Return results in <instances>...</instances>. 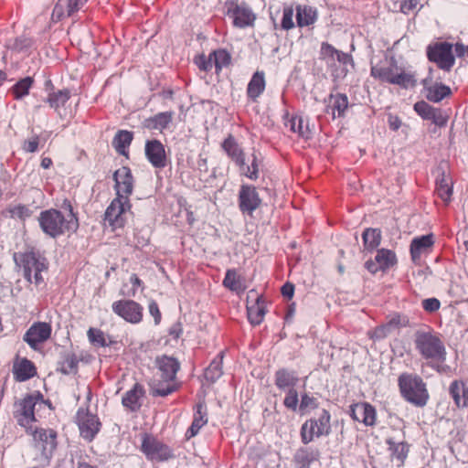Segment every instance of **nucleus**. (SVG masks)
<instances>
[{"label": "nucleus", "mask_w": 468, "mask_h": 468, "mask_svg": "<svg viewBox=\"0 0 468 468\" xmlns=\"http://www.w3.org/2000/svg\"><path fill=\"white\" fill-rule=\"evenodd\" d=\"M7 211L12 218H19L22 220L29 218L32 214L28 207L21 204L8 207Z\"/></svg>", "instance_id": "obj_53"}, {"label": "nucleus", "mask_w": 468, "mask_h": 468, "mask_svg": "<svg viewBox=\"0 0 468 468\" xmlns=\"http://www.w3.org/2000/svg\"><path fill=\"white\" fill-rule=\"evenodd\" d=\"M298 380L293 371H289L285 368L279 369L275 373V385L278 388L282 390L294 388Z\"/></svg>", "instance_id": "obj_34"}, {"label": "nucleus", "mask_w": 468, "mask_h": 468, "mask_svg": "<svg viewBox=\"0 0 468 468\" xmlns=\"http://www.w3.org/2000/svg\"><path fill=\"white\" fill-rule=\"evenodd\" d=\"M432 69H430L429 76L422 80L423 88L426 91V98L432 102H440L444 98L451 95L452 91L450 87L432 80Z\"/></svg>", "instance_id": "obj_19"}, {"label": "nucleus", "mask_w": 468, "mask_h": 468, "mask_svg": "<svg viewBox=\"0 0 468 468\" xmlns=\"http://www.w3.org/2000/svg\"><path fill=\"white\" fill-rule=\"evenodd\" d=\"M50 133H45L43 135L33 133L29 138L23 141L21 148L25 153H36L40 144H44Z\"/></svg>", "instance_id": "obj_44"}, {"label": "nucleus", "mask_w": 468, "mask_h": 468, "mask_svg": "<svg viewBox=\"0 0 468 468\" xmlns=\"http://www.w3.org/2000/svg\"><path fill=\"white\" fill-rule=\"evenodd\" d=\"M330 414L327 410H323L318 419L307 420L301 428V440L304 444H308L322 436H326L330 433Z\"/></svg>", "instance_id": "obj_6"}, {"label": "nucleus", "mask_w": 468, "mask_h": 468, "mask_svg": "<svg viewBox=\"0 0 468 468\" xmlns=\"http://www.w3.org/2000/svg\"><path fill=\"white\" fill-rule=\"evenodd\" d=\"M449 393L458 408L468 407V387L462 380H453L449 387Z\"/></svg>", "instance_id": "obj_25"}, {"label": "nucleus", "mask_w": 468, "mask_h": 468, "mask_svg": "<svg viewBox=\"0 0 468 468\" xmlns=\"http://www.w3.org/2000/svg\"><path fill=\"white\" fill-rule=\"evenodd\" d=\"M88 337L90 342L93 345H97L99 346H107L110 345V343L106 341L104 333L100 329L90 328L88 330Z\"/></svg>", "instance_id": "obj_54"}, {"label": "nucleus", "mask_w": 468, "mask_h": 468, "mask_svg": "<svg viewBox=\"0 0 468 468\" xmlns=\"http://www.w3.org/2000/svg\"><path fill=\"white\" fill-rule=\"evenodd\" d=\"M112 312L124 321L139 324L143 320V306L133 300H119L112 304Z\"/></svg>", "instance_id": "obj_12"}, {"label": "nucleus", "mask_w": 468, "mask_h": 468, "mask_svg": "<svg viewBox=\"0 0 468 468\" xmlns=\"http://www.w3.org/2000/svg\"><path fill=\"white\" fill-rule=\"evenodd\" d=\"M441 307V303L437 298H428L422 301V308L429 313H434Z\"/></svg>", "instance_id": "obj_62"}, {"label": "nucleus", "mask_w": 468, "mask_h": 468, "mask_svg": "<svg viewBox=\"0 0 468 468\" xmlns=\"http://www.w3.org/2000/svg\"><path fill=\"white\" fill-rule=\"evenodd\" d=\"M285 125L289 127L292 133H297L299 137L305 140L311 137L312 133L309 125L301 116H292L285 122Z\"/></svg>", "instance_id": "obj_36"}, {"label": "nucleus", "mask_w": 468, "mask_h": 468, "mask_svg": "<svg viewBox=\"0 0 468 468\" xmlns=\"http://www.w3.org/2000/svg\"><path fill=\"white\" fill-rule=\"evenodd\" d=\"M414 111L424 120L431 121L434 124L441 127L446 124V118L442 115L440 109L431 106L424 101L414 104Z\"/></svg>", "instance_id": "obj_20"}, {"label": "nucleus", "mask_w": 468, "mask_h": 468, "mask_svg": "<svg viewBox=\"0 0 468 468\" xmlns=\"http://www.w3.org/2000/svg\"><path fill=\"white\" fill-rule=\"evenodd\" d=\"M375 261L381 267V271L389 269L397 263L396 254L392 250L386 249L378 250Z\"/></svg>", "instance_id": "obj_43"}, {"label": "nucleus", "mask_w": 468, "mask_h": 468, "mask_svg": "<svg viewBox=\"0 0 468 468\" xmlns=\"http://www.w3.org/2000/svg\"><path fill=\"white\" fill-rule=\"evenodd\" d=\"M88 0H58L53 12L52 19L59 21L64 16H70L79 11Z\"/></svg>", "instance_id": "obj_21"}, {"label": "nucleus", "mask_w": 468, "mask_h": 468, "mask_svg": "<svg viewBox=\"0 0 468 468\" xmlns=\"http://www.w3.org/2000/svg\"><path fill=\"white\" fill-rule=\"evenodd\" d=\"M416 76L412 72H407L399 67L395 77L391 80L390 84L398 85L401 88L408 89L416 86Z\"/></svg>", "instance_id": "obj_39"}, {"label": "nucleus", "mask_w": 468, "mask_h": 468, "mask_svg": "<svg viewBox=\"0 0 468 468\" xmlns=\"http://www.w3.org/2000/svg\"><path fill=\"white\" fill-rule=\"evenodd\" d=\"M347 107H348V99L346 94L336 93V94L329 95L326 112L329 113L330 110H331L333 118H335V112H337L338 117L344 116L345 112L347 109Z\"/></svg>", "instance_id": "obj_31"}, {"label": "nucleus", "mask_w": 468, "mask_h": 468, "mask_svg": "<svg viewBox=\"0 0 468 468\" xmlns=\"http://www.w3.org/2000/svg\"><path fill=\"white\" fill-rule=\"evenodd\" d=\"M51 326L48 323H35L33 324L24 335V341L33 348L37 349V346L50 337Z\"/></svg>", "instance_id": "obj_16"}, {"label": "nucleus", "mask_w": 468, "mask_h": 468, "mask_svg": "<svg viewBox=\"0 0 468 468\" xmlns=\"http://www.w3.org/2000/svg\"><path fill=\"white\" fill-rule=\"evenodd\" d=\"M338 50L328 43H322L321 57L326 60L328 65H334Z\"/></svg>", "instance_id": "obj_55"}, {"label": "nucleus", "mask_w": 468, "mask_h": 468, "mask_svg": "<svg viewBox=\"0 0 468 468\" xmlns=\"http://www.w3.org/2000/svg\"><path fill=\"white\" fill-rule=\"evenodd\" d=\"M207 408L206 405L202 402L198 403L196 406V412L194 414V420L191 426L186 431V437L191 438L196 436L199 430L207 424Z\"/></svg>", "instance_id": "obj_30"}, {"label": "nucleus", "mask_w": 468, "mask_h": 468, "mask_svg": "<svg viewBox=\"0 0 468 468\" xmlns=\"http://www.w3.org/2000/svg\"><path fill=\"white\" fill-rule=\"evenodd\" d=\"M69 214L65 218L58 209H47L40 213L38 217L39 226L42 231L51 238H57L63 235L66 231H75L78 227V218L75 217L72 206L69 202H65Z\"/></svg>", "instance_id": "obj_2"}, {"label": "nucleus", "mask_w": 468, "mask_h": 468, "mask_svg": "<svg viewBox=\"0 0 468 468\" xmlns=\"http://www.w3.org/2000/svg\"><path fill=\"white\" fill-rule=\"evenodd\" d=\"M145 156L154 168H165L167 157L164 144L156 139L148 140L144 147Z\"/></svg>", "instance_id": "obj_15"}, {"label": "nucleus", "mask_w": 468, "mask_h": 468, "mask_svg": "<svg viewBox=\"0 0 468 468\" xmlns=\"http://www.w3.org/2000/svg\"><path fill=\"white\" fill-rule=\"evenodd\" d=\"M240 171L245 176L251 180H256L258 178L259 165L255 154H252L251 164L250 165L245 164V168L240 169Z\"/></svg>", "instance_id": "obj_57"}, {"label": "nucleus", "mask_w": 468, "mask_h": 468, "mask_svg": "<svg viewBox=\"0 0 468 468\" xmlns=\"http://www.w3.org/2000/svg\"><path fill=\"white\" fill-rule=\"evenodd\" d=\"M319 457L320 452L317 448L301 447L295 452L293 461L299 468H309Z\"/></svg>", "instance_id": "obj_23"}, {"label": "nucleus", "mask_w": 468, "mask_h": 468, "mask_svg": "<svg viewBox=\"0 0 468 468\" xmlns=\"http://www.w3.org/2000/svg\"><path fill=\"white\" fill-rule=\"evenodd\" d=\"M227 16L233 19V25L244 28L252 26L256 16L252 9L245 2L229 0L225 3Z\"/></svg>", "instance_id": "obj_8"}, {"label": "nucleus", "mask_w": 468, "mask_h": 468, "mask_svg": "<svg viewBox=\"0 0 468 468\" xmlns=\"http://www.w3.org/2000/svg\"><path fill=\"white\" fill-rule=\"evenodd\" d=\"M406 319L404 317H401L399 314L394 315L390 320L386 324L390 332H392L394 329L399 328L400 326L406 325Z\"/></svg>", "instance_id": "obj_64"}, {"label": "nucleus", "mask_w": 468, "mask_h": 468, "mask_svg": "<svg viewBox=\"0 0 468 468\" xmlns=\"http://www.w3.org/2000/svg\"><path fill=\"white\" fill-rule=\"evenodd\" d=\"M70 98V90L68 89L59 90L48 94L47 102L53 108L59 115H61V108L65 106Z\"/></svg>", "instance_id": "obj_37"}, {"label": "nucleus", "mask_w": 468, "mask_h": 468, "mask_svg": "<svg viewBox=\"0 0 468 468\" xmlns=\"http://www.w3.org/2000/svg\"><path fill=\"white\" fill-rule=\"evenodd\" d=\"M34 80L31 77H26L17 81L12 87V93L16 100H20L24 96L27 95Z\"/></svg>", "instance_id": "obj_48"}, {"label": "nucleus", "mask_w": 468, "mask_h": 468, "mask_svg": "<svg viewBox=\"0 0 468 468\" xmlns=\"http://www.w3.org/2000/svg\"><path fill=\"white\" fill-rule=\"evenodd\" d=\"M211 56L217 72L230 64L231 57L225 49L215 50L211 53Z\"/></svg>", "instance_id": "obj_50"}, {"label": "nucleus", "mask_w": 468, "mask_h": 468, "mask_svg": "<svg viewBox=\"0 0 468 468\" xmlns=\"http://www.w3.org/2000/svg\"><path fill=\"white\" fill-rule=\"evenodd\" d=\"M195 63L198 69L203 71H209L214 66L211 53L208 57L205 56L204 54L196 57Z\"/></svg>", "instance_id": "obj_58"}, {"label": "nucleus", "mask_w": 468, "mask_h": 468, "mask_svg": "<svg viewBox=\"0 0 468 468\" xmlns=\"http://www.w3.org/2000/svg\"><path fill=\"white\" fill-rule=\"evenodd\" d=\"M261 204V199L253 186L242 185L239 192V208L251 215Z\"/></svg>", "instance_id": "obj_14"}, {"label": "nucleus", "mask_w": 468, "mask_h": 468, "mask_svg": "<svg viewBox=\"0 0 468 468\" xmlns=\"http://www.w3.org/2000/svg\"><path fill=\"white\" fill-rule=\"evenodd\" d=\"M399 69L396 63L388 65L377 64L371 67V76L383 82L390 83Z\"/></svg>", "instance_id": "obj_33"}, {"label": "nucleus", "mask_w": 468, "mask_h": 468, "mask_svg": "<svg viewBox=\"0 0 468 468\" xmlns=\"http://www.w3.org/2000/svg\"><path fill=\"white\" fill-rule=\"evenodd\" d=\"M222 148L227 154L239 166V169L245 168L244 153L232 135H229L222 143Z\"/></svg>", "instance_id": "obj_24"}, {"label": "nucleus", "mask_w": 468, "mask_h": 468, "mask_svg": "<svg viewBox=\"0 0 468 468\" xmlns=\"http://www.w3.org/2000/svg\"><path fill=\"white\" fill-rule=\"evenodd\" d=\"M415 350L427 361V365L438 373L449 368L443 363L446 360V348L438 334L431 329L417 330L413 335Z\"/></svg>", "instance_id": "obj_1"}, {"label": "nucleus", "mask_w": 468, "mask_h": 468, "mask_svg": "<svg viewBox=\"0 0 468 468\" xmlns=\"http://www.w3.org/2000/svg\"><path fill=\"white\" fill-rule=\"evenodd\" d=\"M390 330L387 326V324H382L375 328V330L371 334V338L375 340L383 339L390 334Z\"/></svg>", "instance_id": "obj_63"}, {"label": "nucleus", "mask_w": 468, "mask_h": 468, "mask_svg": "<svg viewBox=\"0 0 468 468\" xmlns=\"http://www.w3.org/2000/svg\"><path fill=\"white\" fill-rule=\"evenodd\" d=\"M265 79L264 73L257 71L253 74L247 87V95L252 100L256 101L257 98L264 91Z\"/></svg>", "instance_id": "obj_35"}, {"label": "nucleus", "mask_w": 468, "mask_h": 468, "mask_svg": "<svg viewBox=\"0 0 468 468\" xmlns=\"http://www.w3.org/2000/svg\"><path fill=\"white\" fill-rule=\"evenodd\" d=\"M223 285L231 291L238 292L242 289L241 281L235 270H228L223 280Z\"/></svg>", "instance_id": "obj_51"}, {"label": "nucleus", "mask_w": 468, "mask_h": 468, "mask_svg": "<svg viewBox=\"0 0 468 468\" xmlns=\"http://www.w3.org/2000/svg\"><path fill=\"white\" fill-rule=\"evenodd\" d=\"M398 384L402 397L410 403L423 407L429 399L426 384L415 374L403 373L399 377Z\"/></svg>", "instance_id": "obj_4"}, {"label": "nucleus", "mask_w": 468, "mask_h": 468, "mask_svg": "<svg viewBox=\"0 0 468 468\" xmlns=\"http://www.w3.org/2000/svg\"><path fill=\"white\" fill-rule=\"evenodd\" d=\"M294 12H295V5L294 4L283 5L282 16L281 24L279 26V27L282 30L288 31L290 29L294 28V27H295V22L293 20V17L295 16Z\"/></svg>", "instance_id": "obj_46"}, {"label": "nucleus", "mask_w": 468, "mask_h": 468, "mask_svg": "<svg viewBox=\"0 0 468 468\" xmlns=\"http://www.w3.org/2000/svg\"><path fill=\"white\" fill-rule=\"evenodd\" d=\"M78 359L75 354L66 352L63 354L62 361L60 362V371L63 374L69 375L77 371Z\"/></svg>", "instance_id": "obj_49"}, {"label": "nucleus", "mask_w": 468, "mask_h": 468, "mask_svg": "<svg viewBox=\"0 0 468 468\" xmlns=\"http://www.w3.org/2000/svg\"><path fill=\"white\" fill-rule=\"evenodd\" d=\"M173 120L172 112H164L149 117L143 122L144 128L148 130L163 131L168 127Z\"/></svg>", "instance_id": "obj_28"}, {"label": "nucleus", "mask_w": 468, "mask_h": 468, "mask_svg": "<svg viewBox=\"0 0 468 468\" xmlns=\"http://www.w3.org/2000/svg\"><path fill=\"white\" fill-rule=\"evenodd\" d=\"M295 20L299 27L313 25L317 19L316 9L306 5H295Z\"/></svg>", "instance_id": "obj_26"}, {"label": "nucleus", "mask_w": 468, "mask_h": 468, "mask_svg": "<svg viewBox=\"0 0 468 468\" xmlns=\"http://www.w3.org/2000/svg\"><path fill=\"white\" fill-rule=\"evenodd\" d=\"M35 441L36 448L41 451L45 459L51 458L54 451L57 448V436L58 433L52 429H35L29 431Z\"/></svg>", "instance_id": "obj_11"}, {"label": "nucleus", "mask_w": 468, "mask_h": 468, "mask_svg": "<svg viewBox=\"0 0 468 468\" xmlns=\"http://www.w3.org/2000/svg\"><path fill=\"white\" fill-rule=\"evenodd\" d=\"M452 48L453 45L446 41L432 42L428 45L426 55L440 69L449 72L455 64Z\"/></svg>", "instance_id": "obj_5"}, {"label": "nucleus", "mask_w": 468, "mask_h": 468, "mask_svg": "<svg viewBox=\"0 0 468 468\" xmlns=\"http://www.w3.org/2000/svg\"><path fill=\"white\" fill-rule=\"evenodd\" d=\"M13 374L16 381L23 382L35 376L36 367L30 360L22 358L14 364Z\"/></svg>", "instance_id": "obj_27"}, {"label": "nucleus", "mask_w": 468, "mask_h": 468, "mask_svg": "<svg viewBox=\"0 0 468 468\" xmlns=\"http://www.w3.org/2000/svg\"><path fill=\"white\" fill-rule=\"evenodd\" d=\"M317 407V400L315 398L309 396L308 394H303L300 402V410H305L309 409H315Z\"/></svg>", "instance_id": "obj_61"}, {"label": "nucleus", "mask_w": 468, "mask_h": 468, "mask_svg": "<svg viewBox=\"0 0 468 468\" xmlns=\"http://www.w3.org/2000/svg\"><path fill=\"white\" fill-rule=\"evenodd\" d=\"M386 443L388 446V450L392 465L396 468H402L409 455L410 445L404 441H395L394 438H388Z\"/></svg>", "instance_id": "obj_18"}, {"label": "nucleus", "mask_w": 468, "mask_h": 468, "mask_svg": "<svg viewBox=\"0 0 468 468\" xmlns=\"http://www.w3.org/2000/svg\"><path fill=\"white\" fill-rule=\"evenodd\" d=\"M366 402L356 403L350 406V416L353 420L362 422L365 413Z\"/></svg>", "instance_id": "obj_60"}, {"label": "nucleus", "mask_w": 468, "mask_h": 468, "mask_svg": "<svg viewBox=\"0 0 468 468\" xmlns=\"http://www.w3.org/2000/svg\"><path fill=\"white\" fill-rule=\"evenodd\" d=\"M16 265L23 271L24 278L37 286L44 282L42 272L48 268L47 259L35 249L15 252L13 255Z\"/></svg>", "instance_id": "obj_3"}, {"label": "nucleus", "mask_w": 468, "mask_h": 468, "mask_svg": "<svg viewBox=\"0 0 468 468\" xmlns=\"http://www.w3.org/2000/svg\"><path fill=\"white\" fill-rule=\"evenodd\" d=\"M436 191L438 196L445 201L449 200L452 196V181L446 177L444 172L441 173V177H438L436 180Z\"/></svg>", "instance_id": "obj_47"}, {"label": "nucleus", "mask_w": 468, "mask_h": 468, "mask_svg": "<svg viewBox=\"0 0 468 468\" xmlns=\"http://www.w3.org/2000/svg\"><path fill=\"white\" fill-rule=\"evenodd\" d=\"M32 45V40L26 37H18L9 39L5 46L7 48L21 52L27 50Z\"/></svg>", "instance_id": "obj_52"}, {"label": "nucleus", "mask_w": 468, "mask_h": 468, "mask_svg": "<svg viewBox=\"0 0 468 468\" xmlns=\"http://www.w3.org/2000/svg\"><path fill=\"white\" fill-rule=\"evenodd\" d=\"M150 388L153 396L165 397L176 390V385L173 382H165L164 378L154 379Z\"/></svg>", "instance_id": "obj_40"}, {"label": "nucleus", "mask_w": 468, "mask_h": 468, "mask_svg": "<svg viewBox=\"0 0 468 468\" xmlns=\"http://www.w3.org/2000/svg\"><path fill=\"white\" fill-rule=\"evenodd\" d=\"M76 422L83 439L91 441L101 430L99 418L87 410L80 409L76 415Z\"/></svg>", "instance_id": "obj_13"}, {"label": "nucleus", "mask_w": 468, "mask_h": 468, "mask_svg": "<svg viewBox=\"0 0 468 468\" xmlns=\"http://www.w3.org/2000/svg\"><path fill=\"white\" fill-rule=\"evenodd\" d=\"M141 447L143 452L152 461L164 462L174 456L169 446L152 435H144Z\"/></svg>", "instance_id": "obj_10"}, {"label": "nucleus", "mask_w": 468, "mask_h": 468, "mask_svg": "<svg viewBox=\"0 0 468 468\" xmlns=\"http://www.w3.org/2000/svg\"><path fill=\"white\" fill-rule=\"evenodd\" d=\"M248 319L253 325H258L263 320L265 308L261 303V299L257 297L256 303L247 306Z\"/></svg>", "instance_id": "obj_42"}, {"label": "nucleus", "mask_w": 468, "mask_h": 468, "mask_svg": "<svg viewBox=\"0 0 468 468\" xmlns=\"http://www.w3.org/2000/svg\"><path fill=\"white\" fill-rule=\"evenodd\" d=\"M433 245V237L431 234L418 237L412 239L410 243V255L413 261L420 260L421 254L428 251Z\"/></svg>", "instance_id": "obj_29"}, {"label": "nucleus", "mask_w": 468, "mask_h": 468, "mask_svg": "<svg viewBox=\"0 0 468 468\" xmlns=\"http://www.w3.org/2000/svg\"><path fill=\"white\" fill-rule=\"evenodd\" d=\"M130 208L129 198H126L125 196L115 197L105 211L104 221L113 229L122 228L126 221V215Z\"/></svg>", "instance_id": "obj_9"}, {"label": "nucleus", "mask_w": 468, "mask_h": 468, "mask_svg": "<svg viewBox=\"0 0 468 468\" xmlns=\"http://www.w3.org/2000/svg\"><path fill=\"white\" fill-rule=\"evenodd\" d=\"M299 403L298 393L295 388H290L283 400V405L292 410L296 411Z\"/></svg>", "instance_id": "obj_56"}, {"label": "nucleus", "mask_w": 468, "mask_h": 468, "mask_svg": "<svg viewBox=\"0 0 468 468\" xmlns=\"http://www.w3.org/2000/svg\"><path fill=\"white\" fill-rule=\"evenodd\" d=\"M132 141L133 133L121 130L115 134L112 140V145L118 154H125V149L131 144Z\"/></svg>", "instance_id": "obj_41"}, {"label": "nucleus", "mask_w": 468, "mask_h": 468, "mask_svg": "<svg viewBox=\"0 0 468 468\" xmlns=\"http://www.w3.org/2000/svg\"><path fill=\"white\" fill-rule=\"evenodd\" d=\"M155 363L161 372V378H164L165 382H173L176 379L180 364L175 357L162 356L156 357Z\"/></svg>", "instance_id": "obj_22"}, {"label": "nucleus", "mask_w": 468, "mask_h": 468, "mask_svg": "<svg viewBox=\"0 0 468 468\" xmlns=\"http://www.w3.org/2000/svg\"><path fill=\"white\" fill-rule=\"evenodd\" d=\"M224 353L220 352L209 364V366L205 369V378L207 381L214 383L217 381L223 374L222 370V361H223Z\"/></svg>", "instance_id": "obj_38"}, {"label": "nucleus", "mask_w": 468, "mask_h": 468, "mask_svg": "<svg viewBox=\"0 0 468 468\" xmlns=\"http://www.w3.org/2000/svg\"><path fill=\"white\" fill-rule=\"evenodd\" d=\"M36 404L37 398L31 394L26 395L14 403L13 416L17 424L24 427L27 432L33 429L32 423L37 421L34 411Z\"/></svg>", "instance_id": "obj_7"}, {"label": "nucleus", "mask_w": 468, "mask_h": 468, "mask_svg": "<svg viewBox=\"0 0 468 468\" xmlns=\"http://www.w3.org/2000/svg\"><path fill=\"white\" fill-rule=\"evenodd\" d=\"M362 423H364L366 426H373L376 423V410L372 405L367 402Z\"/></svg>", "instance_id": "obj_59"}, {"label": "nucleus", "mask_w": 468, "mask_h": 468, "mask_svg": "<svg viewBox=\"0 0 468 468\" xmlns=\"http://www.w3.org/2000/svg\"><path fill=\"white\" fill-rule=\"evenodd\" d=\"M115 182L116 197H124L129 198L133 189V178L129 167L122 166L113 174Z\"/></svg>", "instance_id": "obj_17"}, {"label": "nucleus", "mask_w": 468, "mask_h": 468, "mask_svg": "<svg viewBox=\"0 0 468 468\" xmlns=\"http://www.w3.org/2000/svg\"><path fill=\"white\" fill-rule=\"evenodd\" d=\"M143 395V388L139 384H135L133 388L123 395L122 403L123 407L129 409L131 411H136L141 408L140 399Z\"/></svg>", "instance_id": "obj_32"}, {"label": "nucleus", "mask_w": 468, "mask_h": 468, "mask_svg": "<svg viewBox=\"0 0 468 468\" xmlns=\"http://www.w3.org/2000/svg\"><path fill=\"white\" fill-rule=\"evenodd\" d=\"M362 238L365 249L373 250L380 244L381 233L378 229H367L363 232Z\"/></svg>", "instance_id": "obj_45"}]
</instances>
